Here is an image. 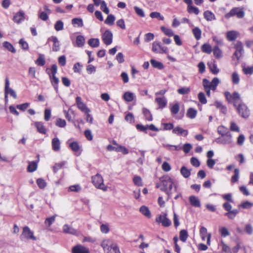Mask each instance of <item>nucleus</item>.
<instances>
[{
	"label": "nucleus",
	"mask_w": 253,
	"mask_h": 253,
	"mask_svg": "<svg viewBox=\"0 0 253 253\" xmlns=\"http://www.w3.org/2000/svg\"><path fill=\"white\" fill-rule=\"evenodd\" d=\"M160 182L157 183L156 187L160 188V190L165 192L168 195V198L172 194V189L174 188V191H177V182L175 180L171 178L168 175H165L159 178Z\"/></svg>",
	"instance_id": "1"
},
{
	"label": "nucleus",
	"mask_w": 253,
	"mask_h": 253,
	"mask_svg": "<svg viewBox=\"0 0 253 253\" xmlns=\"http://www.w3.org/2000/svg\"><path fill=\"white\" fill-rule=\"evenodd\" d=\"M57 71V67L55 64L51 65L50 68H47L45 70L46 74L49 76L52 85H56L59 83V79L55 76Z\"/></svg>",
	"instance_id": "2"
},
{
	"label": "nucleus",
	"mask_w": 253,
	"mask_h": 253,
	"mask_svg": "<svg viewBox=\"0 0 253 253\" xmlns=\"http://www.w3.org/2000/svg\"><path fill=\"white\" fill-rule=\"evenodd\" d=\"M234 106L236 108L239 115L242 118H248L250 114V111L248 106L243 102L236 104V102L233 103Z\"/></svg>",
	"instance_id": "3"
},
{
	"label": "nucleus",
	"mask_w": 253,
	"mask_h": 253,
	"mask_svg": "<svg viewBox=\"0 0 253 253\" xmlns=\"http://www.w3.org/2000/svg\"><path fill=\"white\" fill-rule=\"evenodd\" d=\"M20 239L22 241H26L29 240L36 241L37 240V238L34 236V232L31 230L30 228L27 226H25L23 228V231L20 236Z\"/></svg>",
	"instance_id": "4"
},
{
	"label": "nucleus",
	"mask_w": 253,
	"mask_h": 253,
	"mask_svg": "<svg viewBox=\"0 0 253 253\" xmlns=\"http://www.w3.org/2000/svg\"><path fill=\"white\" fill-rule=\"evenodd\" d=\"M244 8L241 7H235L230 10V11L225 15L226 19H229L232 16H236L238 18H242L245 16Z\"/></svg>",
	"instance_id": "5"
},
{
	"label": "nucleus",
	"mask_w": 253,
	"mask_h": 253,
	"mask_svg": "<svg viewBox=\"0 0 253 253\" xmlns=\"http://www.w3.org/2000/svg\"><path fill=\"white\" fill-rule=\"evenodd\" d=\"M92 182L93 185L98 189L106 191L107 190V187L104 185L103 179L101 175L98 173L92 177Z\"/></svg>",
	"instance_id": "6"
},
{
	"label": "nucleus",
	"mask_w": 253,
	"mask_h": 253,
	"mask_svg": "<svg viewBox=\"0 0 253 253\" xmlns=\"http://www.w3.org/2000/svg\"><path fill=\"white\" fill-rule=\"evenodd\" d=\"M223 207L225 210L227 211V212L225 213V215L229 219H234L239 212L238 210L234 209L232 210V206L228 202L224 203L223 204Z\"/></svg>",
	"instance_id": "7"
},
{
	"label": "nucleus",
	"mask_w": 253,
	"mask_h": 253,
	"mask_svg": "<svg viewBox=\"0 0 253 253\" xmlns=\"http://www.w3.org/2000/svg\"><path fill=\"white\" fill-rule=\"evenodd\" d=\"M152 51L156 53H167L168 48L166 46H162L160 42L155 41L152 44Z\"/></svg>",
	"instance_id": "8"
},
{
	"label": "nucleus",
	"mask_w": 253,
	"mask_h": 253,
	"mask_svg": "<svg viewBox=\"0 0 253 253\" xmlns=\"http://www.w3.org/2000/svg\"><path fill=\"white\" fill-rule=\"evenodd\" d=\"M156 221L158 223H161L164 227H169L171 225V221L167 217V214L163 213L162 214L158 215L156 218Z\"/></svg>",
	"instance_id": "9"
},
{
	"label": "nucleus",
	"mask_w": 253,
	"mask_h": 253,
	"mask_svg": "<svg viewBox=\"0 0 253 253\" xmlns=\"http://www.w3.org/2000/svg\"><path fill=\"white\" fill-rule=\"evenodd\" d=\"M222 136L215 139V142L218 144L224 145L229 144L232 142V135L231 134H227Z\"/></svg>",
	"instance_id": "10"
},
{
	"label": "nucleus",
	"mask_w": 253,
	"mask_h": 253,
	"mask_svg": "<svg viewBox=\"0 0 253 253\" xmlns=\"http://www.w3.org/2000/svg\"><path fill=\"white\" fill-rule=\"evenodd\" d=\"M102 39L106 45L111 44L113 41V34L112 32L109 30H106L102 35Z\"/></svg>",
	"instance_id": "11"
},
{
	"label": "nucleus",
	"mask_w": 253,
	"mask_h": 253,
	"mask_svg": "<svg viewBox=\"0 0 253 253\" xmlns=\"http://www.w3.org/2000/svg\"><path fill=\"white\" fill-rule=\"evenodd\" d=\"M76 103L78 106V108L81 110L82 112L85 113H88L90 112V110L88 108L85 104L84 103L82 98L80 96H77L76 98Z\"/></svg>",
	"instance_id": "12"
},
{
	"label": "nucleus",
	"mask_w": 253,
	"mask_h": 253,
	"mask_svg": "<svg viewBox=\"0 0 253 253\" xmlns=\"http://www.w3.org/2000/svg\"><path fill=\"white\" fill-rule=\"evenodd\" d=\"M25 19V12L23 10H19L16 12L13 18V20L17 24L21 23Z\"/></svg>",
	"instance_id": "13"
},
{
	"label": "nucleus",
	"mask_w": 253,
	"mask_h": 253,
	"mask_svg": "<svg viewBox=\"0 0 253 253\" xmlns=\"http://www.w3.org/2000/svg\"><path fill=\"white\" fill-rule=\"evenodd\" d=\"M236 51L233 54V58L236 57L238 60L243 52V47L241 42H238L235 45Z\"/></svg>",
	"instance_id": "14"
},
{
	"label": "nucleus",
	"mask_w": 253,
	"mask_h": 253,
	"mask_svg": "<svg viewBox=\"0 0 253 253\" xmlns=\"http://www.w3.org/2000/svg\"><path fill=\"white\" fill-rule=\"evenodd\" d=\"M72 253H89V249L81 245H77L73 247Z\"/></svg>",
	"instance_id": "15"
},
{
	"label": "nucleus",
	"mask_w": 253,
	"mask_h": 253,
	"mask_svg": "<svg viewBox=\"0 0 253 253\" xmlns=\"http://www.w3.org/2000/svg\"><path fill=\"white\" fill-rule=\"evenodd\" d=\"M67 144H68L70 149L75 153L79 155L81 154L80 147L77 142H67Z\"/></svg>",
	"instance_id": "16"
},
{
	"label": "nucleus",
	"mask_w": 253,
	"mask_h": 253,
	"mask_svg": "<svg viewBox=\"0 0 253 253\" xmlns=\"http://www.w3.org/2000/svg\"><path fill=\"white\" fill-rule=\"evenodd\" d=\"M48 41H51L53 42L52 50L57 51L60 49V43L57 38L55 36H51L48 39Z\"/></svg>",
	"instance_id": "17"
},
{
	"label": "nucleus",
	"mask_w": 253,
	"mask_h": 253,
	"mask_svg": "<svg viewBox=\"0 0 253 253\" xmlns=\"http://www.w3.org/2000/svg\"><path fill=\"white\" fill-rule=\"evenodd\" d=\"M34 125L36 127L38 132L40 133L45 134L46 132V128H45L43 124L41 122H35Z\"/></svg>",
	"instance_id": "18"
},
{
	"label": "nucleus",
	"mask_w": 253,
	"mask_h": 253,
	"mask_svg": "<svg viewBox=\"0 0 253 253\" xmlns=\"http://www.w3.org/2000/svg\"><path fill=\"white\" fill-rule=\"evenodd\" d=\"M39 161H33L29 162L27 168V171L29 172H33L36 170L38 167V162Z\"/></svg>",
	"instance_id": "19"
},
{
	"label": "nucleus",
	"mask_w": 253,
	"mask_h": 253,
	"mask_svg": "<svg viewBox=\"0 0 253 253\" xmlns=\"http://www.w3.org/2000/svg\"><path fill=\"white\" fill-rule=\"evenodd\" d=\"M208 66L211 72L214 75H216L219 72V69L217 68V65L214 61L209 62L208 63Z\"/></svg>",
	"instance_id": "20"
},
{
	"label": "nucleus",
	"mask_w": 253,
	"mask_h": 253,
	"mask_svg": "<svg viewBox=\"0 0 253 253\" xmlns=\"http://www.w3.org/2000/svg\"><path fill=\"white\" fill-rule=\"evenodd\" d=\"M172 132L178 135H183L184 136H187L188 133L187 130L184 129L179 126H176L173 128Z\"/></svg>",
	"instance_id": "21"
},
{
	"label": "nucleus",
	"mask_w": 253,
	"mask_h": 253,
	"mask_svg": "<svg viewBox=\"0 0 253 253\" xmlns=\"http://www.w3.org/2000/svg\"><path fill=\"white\" fill-rule=\"evenodd\" d=\"M191 205L195 207H200L201 203L199 199L195 196H191L189 198Z\"/></svg>",
	"instance_id": "22"
},
{
	"label": "nucleus",
	"mask_w": 253,
	"mask_h": 253,
	"mask_svg": "<svg viewBox=\"0 0 253 253\" xmlns=\"http://www.w3.org/2000/svg\"><path fill=\"white\" fill-rule=\"evenodd\" d=\"M155 102L158 104L159 108L163 109L165 108L167 103L166 99L163 97H157L155 99Z\"/></svg>",
	"instance_id": "23"
},
{
	"label": "nucleus",
	"mask_w": 253,
	"mask_h": 253,
	"mask_svg": "<svg viewBox=\"0 0 253 253\" xmlns=\"http://www.w3.org/2000/svg\"><path fill=\"white\" fill-rule=\"evenodd\" d=\"M52 147L54 151H57L60 148V142L57 137H54L52 140Z\"/></svg>",
	"instance_id": "24"
},
{
	"label": "nucleus",
	"mask_w": 253,
	"mask_h": 253,
	"mask_svg": "<svg viewBox=\"0 0 253 253\" xmlns=\"http://www.w3.org/2000/svg\"><path fill=\"white\" fill-rule=\"evenodd\" d=\"M204 17L208 21H211L216 19L214 14L209 10H206L204 12Z\"/></svg>",
	"instance_id": "25"
},
{
	"label": "nucleus",
	"mask_w": 253,
	"mask_h": 253,
	"mask_svg": "<svg viewBox=\"0 0 253 253\" xmlns=\"http://www.w3.org/2000/svg\"><path fill=\"white\" fill-rule=\"evenodd\" d=\"M135 98V95L133 93L127 91L124 93L123 99L126 102H131Z\"/></svg>",
	"instance_id": "26"
},
{
	"label": "nucleus",
	"mask_w": 253,
	"mask_h": 253,
	"mask_svg": "<svg viewBox=\"0 0 253 253\" xmlns=\"http://www.w3.org/2000/svg\"><path fill=\"white\" fill-rule=\"evenodd\" d=\"M139 211L144 216L148 218H150L151 217V214L150 210L148 208L145 206H142L139 209Z\"/></svg>",
	"instance_id": "27"
},
{
	"label": "nucleus",
	"mask_w": 253,
	"mask_h": 253,
	"mask_svg": "<svg viewBox=\"0 0 253 253\" xmlns=\"http://www.w3.org/2000/svg\"><path fill=\"white\" fill-rule=\"evenodd\" d=\"M2 45L3 46L9 51L13 53L16 52V51L15 48H14L13 45L9 42L7 41L4 42L2 43Z\"/></svg>",
	"instance_id": "28"
},
{
	"label": "nucleus",
	"mask_w": 253,
	"mask_h": 253,
	"mask_svg": "<svg viewBox=\"0 0 253 253\" xmlns=\"http://www.w3.org/2000/svg\"><path fill=\"white\" fill-rule=\"evenodd\" d=\"M238 33L234 31H231L227 33V38L229 41H233L235 40L237 38Z\"/></svg>",
	"instance_id": "29"
},
{
	"label": "nucleus",
	"mask_w": 253,
	"mask_h": 253,
	"mask_svg": "<svg viewBox=\"0 0 253 253\" xmlns=\"http://www.w3.org/2000/svg\"><path fill=\"white\" fill-rule=\"evenodd\" d=\"M219 83L220 81L217 78H214L211 82H210L209 88L212 90H215Z\"/></svg>",
	"instance_id": "30"
},
{
	"label": "nucleus",
	"mask_w": 253,
	"mask_h": 253,
	"mask_svg": "<svg viewBox=\"0 0 253 253\" xmlns=\"http://www.w3.org/2000/svg\"><path fill=\"white\" fill-rule=\"evenodd\" d=\"M193 34L197 40H199L201 38L202 31L198 27H195L192 30Z\"/></svg>",
	"instance_id": "31"
},
{
	"label": "nucleus",
	"mask_w": 253,
	"mask_h": 253,
	"mask_svg": "<svg viewBox=\"0 0 253 253\" xmlns=\"http://www.w3.org/2000/svg\"><path fill=\"white\" fill-rule=\"evenodd\" d=\"M234 174L232 176L231 181V183H234L237 182L240 176V171L238 169H235L234 170Z\"/></svg>",
	"instance_id": "32"
},
{
	"label": "nucleus",
	"mask_w": 253,
	"mask_h": 253,
	"mask_svg": "<svg viewBox=\"0 0 253 253\" xmlns=\"http://www.w3.org/2000/svg\"><path fill=\"white\" fill-rule=\"evenodd\" d=\"M180 173L184 178H188L191 174L190 170L187 169L185 166H182L180 169Z\"/></svg>",
	"instance_id": "33"
},
{
	"label": "nucleus",
	"mask_w": 253,
	"mask_h": 253,
	"mask_svg": "<svg viewBox=\"0 0 253 253\" xmlns=\"http://www.w3.org/2000/svg\"><path fill=\"white\" fill-rule=\"evenodd\" d=\"M85 42V39L82 36H78L76 38V43L78 47L83 46Z\"/></svg>",
	"instance_id": "34"
},
{
	"label": "nucleus",
	"mask_w": 253,
	"mask_h": 253,
	"mask_svg": "<svg viewBox=\"0 0 253 253\" xmlns=\"http://www.w3.org/2000/svg\"><path fill=\"white\" fill-rule=\"evenodd\" d=\"M142 111L146 120L148 121H152L153 120V117L150 111L148 109L145 108L143 109Z\"/></svg>",
	"instance_id": "35"
},
{
	"label": "nucleus",
	"mask_w": 253,
	"mask_h": 253,
	"mask_svg": "<svg viewBox=\"0 0 253 253\" xmlns=\"http://www.w3.org/2000/svg\"><path fill=\"white\" fill-rule=\"evenodd\" d=\"M88 43L92 47H97L99 45V40L98 39H90L88 40Z\"/></svg>",
	"instance_id": "36"
},
{
	"label": "nucleus",
	"mask_w": 253,
	"mask_h": 253,
	"mask_svg": "<svg viewBox=\"0 0 253 253\" xmlns=\"http://www.w3.org/2000/svg\"><path fill=\"white\" fill-rule=\"evenodd\" d=\"M150 62L152 66L154 68H158L159 69H162L164 68L163 64L160 62H158L154 59H151Z\"/></svg>",
	"instance_id": "37"
},
{
	"label": "nucleus",
	"mask_w": 253,
	"mask_h": 253,
	"mask_svg": "<svg viewBox=\"0 0 253 253\" xmlns=\"http://www.w3.org/2000/svg\"><path fill=\"white\" fill-rule=\"evenodd\" d=\"M115 20V17L114 15L112 14H109L105 20V23L109 25H112L114 23V21Z\"/></svg>",
	"instance_id": "38"
},
{
	"label": "nucleus",
	"mask_w": 253,
	"mask_h": 253,
	"mask_svg": "<svg viewBox=\"0 0 253 253\" xmlns=\"http://www.w3.org/2000/svg\"><path fill=\"white\" fill-rule=\"evenodd\" d=\"M162 31L167 36L171 37L174 35L173 31L165 27V26H162L161 27Z\"/></svg>",
	"instance_id": "39"
},
{
	"label": "nucleus",
	"mask_w": 253,
	"mask_h": 253,
	"mask_svg": "<svg viewBox=\"0 0 253 253\" xmlns=\"http://www.w3.org/2000/svg\"><path fill=\"white\" fill-rule=\"evenodd\" d=\"M188 238V233L186 230H182L179 233L180 240L183 242H185Z\"/></svg>",
	"instance_id": "40"
},
{
	"label": "nucleus",
	"mask_w": 253,
	"mask_h": 253,
	"mask_svg": "<svg viewBox=\"0 0 253 253\" xmlns=\"http://www.w3.org/2000/svg\"><path fill=\"white\" fill-rule=\"evenodd\" d=\"M107 253H121L117 244H113L110 245V249Z\"/></svg>",
	"instance_id": "41"
},
{
	"label": "nucleus",
	"mask_w": 253,
	"mask_h": 253,
	"mask_svg": "<svg viewBox=\"0 0 253 253\" xmlns=\"http://www.w3.org/2000/svg\"><path fill=\"white\" fill-rule=\"evenodd\" d=\"M36 182L38 187L41 189H44L46 186V182L42 178H38Z\"/></svg>",
	"instance_id": "42"
},
{
	"label": "nucleus",
	"mask_w": 253,
	"mask_h": 253,
	"mask_svg": "<svg viewBox=\"0 0 253 253\" xmlns=\"http://www.w3.org/2000/svg\"><path fill=\"white\" fill-rule=\"evenodd\" d=\"M30 106V103L28 102H25L20 104H17L16 106V108L21 111H25Z\"/></svg>",
	"instance_id": "43"
},
{
	"label": "nucleus",
	"mask_w": 253,
	"mask_h": 253,
	"mask_svg": "<svg viewBox=\"0 0 253 253\" xmlns=\"http://www.w3.org/2000/svg\"><path fill=\"white\" fill-rule=\"evenodd\" d=\"M213 53L215 57L216 58H220L222 56L221 50L217 46H215L213 48Z\"/></svg>",
	"instance_id": "44"
},
{
	"label": "nucleus",
	"mask_w": 253,
	"mask_h": 253,
	"mask_svg": "<svg viewBox=\"0 0 253 253\" xmlns=\"http://www.w3.org/2000/svg\"><path fill=\"white\" fill-rule=\"evenodd\" d=\"M197 115V111L193 108H189L187 113V116L191 118L194 119L195 118Z\"/></svg>",
	"instance_id": "45"
},
{
	"label": "nucleus",
	"mask_w": 253,
	"mask_h": 253,
	"mask_svg": "<svg viewBox=\"0 0 253 253\" xmlns=\"http://www.w3.org/2000/svg\"><path fill=\"white\" fill-rule=\"evenodd\" d=\"M72 24L74 26L82 27L83 26V20L81 18H74L72 20Z\"/></svg>",
	"instance_id": "46"
},
{
	"label": "nucleus",
	"mask_w": 253,
	"mask_h": 253,
	"mask_svg": "<svg viewBox=\"0 0 253 253\" xmlns=\"http://www.w3.org/2000/svg\"><path fill=\"white\" fill-rule=\"evenodd\" d=\"M63 167V161L60 163H55V165L52 167L53 171L54 173H56L57 171L61 169Z\"/></svg>",
	"instance_id": "47"
},
{
	"label": "nucleus",
	"mask_w": 253,
	"mask_h": 253,
	"mask_svg": "<svg viewBox=\"0 0 253 253\" xmlns=\"http://www.w3.org/2000/svg\"><path fill=\"white\" fill-rule=\"evenodd\" d=\"M217 132L222 136H224L227 134H230L227 131V128L222 126L218 127Z\"/></svg>",
	"instance_id": "48"
},
{
	"label": "nucleus",
	"mask_w": 253,
	"mask_h": 253,
	"mask_svg": "<svg viewBox=\"0 0 253 253\" xmlns=\"http://www.w3.org/2000/svg\"><path fill=\"white\" fill-rule=\"evenodd\" d=\"M202 50L203 52L210 53L211 52V46L207 43H205L202 46Z\"/></svg>",
	"instance_id": "49"
},
{
	"label": "nucleus",
	"mask_w": 253,
	"mask_h": 253,
	"mask_svg": "<svg viewBox=\"0 0 253 253\" xmlns=\"http://www.w3.org/2000/svg\"><path fill=\"white\" fill-rule=\"evenodd\" d=\"M64 233H67L71 234H75L76 233V230L72 227L67 225H64Z\"/></svg>",
	"instance_id": "50"
},
{
	"label": "nucleus",
	"mask_w": 253,
	"mask_h": 253,
	"mask_svg": "<svg viewBox=\"0 0 253 253\" xmlns=\"http://www.w3.org/2000/svg\"><path fill=\"white\" fill-rule=\"evenodd\" d=\"M45 61L42 54H40L36 61V63L40 66H42L45 64Z\"/></svg>",
	"instance_id": "51"
},
{
	"label": "nucleus",
	"mask_w": 253,
	"mask_h": 253,
	"mask_svg": "<svg viewBox=\"0 0 253 253\" xmlns=\"http://www.w3.org/2000/svg\"><path fill=\"white\" fill-rule=\"evenodd\" d=\"M110 243V241L109 239L104 240L102 241L101 246L104 251L106 250L109 251L110 249V246H109Z\"/></svg>",
	"instance_id": "52"
},
{
	"label": "nucleus",
	"mask_w": 253,
	"mask_h": 253,
	"mask_svg": "<svg viewBox=\"0 0 253 253\" xmlns=\"http://www.w3.org/2000/svg\"><path fill=\"white\" fill-rule=\"evenodd\" d=\"M19 43L21 45L22 48L23 50H28L29 44L23 39H20V40L19 41Z\"/></svg>",
	"instance_id": "53"
},
{
	"label": "nucleus",
	"mask_w": 253,
	"mask_h": 253,
	"mask_svg": "<svg viewBox=\"0 0 253 253\" xmlns=\"http://www.w3.org/2000/svg\"><path fill=\"white\" fill-rule=\"evenodd\" d=\"M232 81L234 84H237L239 83L240 78L236 72H234L232 75Z\"/></svg>",
	"instance_id": "54"
},
{
	"label": "nucleus",
	"mask_w": 253,
	"mask_h": 253,
	"mask_svg": "<svg viewBox=\"0 0 253 253\" xmlns=\"http://www.w3.org/2000/svg\"><path fill=\"white\" fill-rule=\"evenodd\" d=\"M134 9L138 16L141 17H144L145 16L144 12L142 9L138 7V6H135L134 7Z\"/></svg>",
	"instance_id": "55"
},
{
	"label": "nucleus",
	"mask_w": 253,
	"mask_h": 253,
	"mask_svg": "<svg viewBox=\"0 0 253 253\" xmlns=\"http://www.w3.org/2000/svg\"><path fill=\"white\" fill-rule=\"evenodd\" d=\"M150 16L152 18H158L161 20L164 19V16H162L160 13L158 12H153L150 14Z\"/></svg>",
	"instance_id": "56"
},
{
	"label": "nucleus",
	"mask_w": 253,
	"mask_h": 253,
	"mask_svg": "<svg viewBox=\"0 0 253 253\" xmlns=\"http://www.w3.org/2000/svg\"><path fill=\"white\" fill-rule=\"evenodd\" d=\"M54 28L57 31L63 29V22L61 20H58L54 25Z\"/></svg>",
	"instance_id": "57"
},
{
	"label": "nucleus",
	"mask_w": 253,
	"mask_h": 253,
	"mask_svg": "<svg viewBox=\"0 0 253 253\" xmlns=\"http://www.w3.org/2000/svg\"><path fill=\"white\" fill-rule=\"evenodd\" d=\"M198 99L200 102L203 104H205L207 102L205 95L203 92H201L199 93Z\"/></svg>",
	"instance_id": "58"
},
{
	"label": "nucleus",
	"mask_w": 253,
	"mask_h": 253,
	"mask_svg": "<svg viewBox=\"0 0 253 253\" xmlns=\"http://www.w3.org/2000/svg\"><path fill=\"white\" fill-rule=\"evenodd\" d=\"M51 117V110L49 108H45L44 111V119L45 121H48Z\"/></svg>",
	"instance_id": "59"
},
{
	"label": "nucleus",
	"mask_w": 253,
	"mask_h": 253,
	"mask_svg": "<svg viewBox=\"0 0 253 253\" xmlns=\"http://www.w3.org/2000/svg\"><path fill=\"white\" fill-rule=\"evenodd\" d=\"M253 206V203L250 202L249 201H246L245 202L243 203L241 205H239V207H242L244 209H250L251 207Z\"/></svg>",
	"instance_id": "60"
},
{
	"label": "nucleus",
	"mask_w": 253,
	"mask_h": 253,
	"mask_svg": "<svg viewBox=\"0 0 253 253\" xmlns=\"http://www.w3.org/2000/svg\"><path fill=\"white\" fill-rule=\"evenodd\" d=\"M190 91V89L189 87H183L180 88H179L177 90V92L180 94H188Z\"/></svg>",
	"instance_id": "61"
},
{
	"label": "nucleus",
	"mask_w": 253,
	"mask_h": 253,
	"mask_svg": "<svg viewBox=\"0 0 253 253\" xmlns=\"http://www.w3.org/2000/svg\"><path fill=\"white\" fill-rule=\"evenodd\" d=\"M188 11L189 13H194L196 15L199 13V9L196 7L192 6V4L188 6Z\"/></svg>",
	"instance_id": "62"
},
{
	"label": "nucleus",
	"mask_w": 253,
	"mask_h": 253,
	"mask_svg": "<svg viewBox=\"0 0 253 253\" xmlns=\"http://www.w3.org/2000/svg\"><path fill=\"white\" fill-rule=\"evenodd\" d=\"M66 118L69 121V122H73L75 115L74 113L72 111L69 110L68 112L65 115Z\"/></svg>",
	"instance_id": "63"
},
{
	"label": "nucleus",
	"mask_w": 253,
	"mask_h": 253,
	"mask_svg": "<svg viewBox=\"0 0 253 253\" xmlns=\"http://www.w3.org/2000/svg\"><path fill=\"white\" fill-rule=\"evenodd\" d=\"M221 235L223 237H226L230 235V233L228 229L225 227H222L219 229Z\"/></svg>",
	"instance_id": "64"
}]
</instances>
